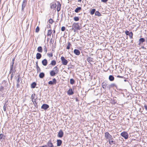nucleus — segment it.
<instances>
[{"instance_id": "55", "label": "nucleus", "mask_w": 147, "mask_h": 147, "mask_svg": "<svg viewBox=\"0 0 147 147\" xmlns=\"http://www.w3.org/2000/svg\"><path fill=\"white\" fill-rule=\"evenodd\" d=\"M81 1H82V0H78V2H81Z\"/></svg>"}, {"instance_id": "59", "label": "nucleus", "mask_w": 147, "mask_h": 147, "mask_svg": "<svg viewBox=\"0 0 147 147\" xmlns=\"http://www.w3.org/2000/svg\"><path fill=\"white\" fill-rule=\"evenodd\" d=\"M32 99H33V97H32Z\"/></svg>"}, {"instance_id": "13", "label": "nucleus", "mask_w": 147, "mask_h": 147, "mask_svg": "<svg viewBox=\"0 0 147 147\" xmlns=\"http://www.w3.org/2000/svg\"><path fill=\"white\" fill-rule=\"evenodd\" d=\"M57 146H60L62 143V141L60 140H57Z\"/></svg>"}, {"instance_id": "53", "label": "nucleus", "mask_w": 147, "mask_h": 147, "mask_svg": "<svg viewBox=\"0 0 147 147\" xmlns=\"http://www.w3.org/2000/svg\"><path fill=\"white\" fill-rule=\"evenodd\" d=\"M141 48L142 49H146L145 48V47L144 46L142 47Z\"/></svg>"}, {"instance_id": "10", "label": "nucleus", "mask_w": 147, "mask_h": 147, "mask_svg": "<svg viewBox=\"0 0 147 147\" xmlns=\"http://www.w3.org/2000/svg\"><path fill=\"white\" fill-rule=\"evenodd\" d=\"M26 0H23L22 4V10H23L24 7L26 6Z\"/></svg>"}, {"instance_id": "19", "label": "nucleus", "mask_w": 147, "mask_h": 147, "mask_svg": "<svg viewBox=\"0 0 147 147\" xmlns=\"http://www.w3.org/2000/svg\"><path fill=\"white\" fill-rule=\"evenodd\" d=\"M107 83L106 82H104L102 84V88L103 89H106V86L107 85Z\"/></svg>"}, {"instance_id": "51", "label": "nucleus", "mask_w": 147, "mask_h": 147, "mask_svg": "<svg viewBox=\"0 0 147 147\" xmlns=\"http://www.w3.org/2000/svg\"><path fill=\"white\" fill-rule=\"evenodd\" d=\"M16 87L18 88L20 87V84H19V83H17Z\"/></svg>"}, {"instance_id": "2", "label": "nucleus", "mask_w": 147, "mask_h": 147, "mask_svg": "<svg viewBox=\"0 0 147 147\" xmlns=\"http://www.w3.org/2000/svg\"><path fill=\"white\" fill-rule=\"evenodd\" d=\"M72 30L74 32H76V30H80L81 29L79 24L78 23H74L72 25Z\"/></svg>"}, {"instance_id": "56", "label": "nucleus", "mask_w": 147, "mask_h": 147, "mask_svg": "<svg viewBox=\"0 0 147 147\" xmlns=\"http://www.w3.org/2000/svg\"><path fill=\"white\" fill-rule=\"evenodd\" d=\"M48 26L49 27V28H51V26L49 24V26Z\"/></svg>"}, {"instance_id": "11", "label": "nucleus", "mask_w": 147, "mask_h": 147, "mask_svg": "<svg viewBox=\"0 0 147 147\" xmlns=\"http://www.w3.org/2000/svg\"><path fill=\"white\" fill-rule=\"evenodd\" d=\"M47 146V147H54L52 143L50 140L48 142Z\"/></svg>"}, {"instance_id": "31", "label": "nucleus", "mask_w": 147, "mask_h": 147, "mask_svg": "<svg viewBox=\"0 0 147 147\" xmlns=\"http://www.w3.org/2000/svg\"><path fill=\"white\" fill-rule=\"evenodd\" d=\"M70 83L71 84H73L75 82V80L72 78L70 79Z\"/></svg>"}, {"instance_id": "39", "label": "nucleus", "mask_w": 147, "mask_h": 147, "mask_svg": "<svg viewBox=\"0 0 147 147\" xmlns=\"http://www.w3.org/2000/svg\"><path fill=\"white\" fill-rule=\"evenodd\" d=\"M88 61H92V60L93 59L91 58L90 57H89L88 58Z\"/></svg>"}, {"instance_id": "15", "label": "nucleus", "mask_w": 147, "mask_h": 147, "mask_svg": "<svg viewBox=\"0 0 147 147\" xmlns=\"http://www.w3.org/2000/svg\"><path fill=\"white\" fill-rule=\"evenodd\" d=\"M145 41V39L144 38H140L139 40V45H140V44L142 43L143 42H144Z\"/></svg>"}, {"instance_id": "36", "label": "nucleus", "mask_w": 147, "mask_h": 147, "mask_svg": "<svg viewBox=\"0 0 147 147\" xmlns=\"http://www.w3.org/2000/svg\"><path fill=\"white\" fill-rule=\"evenodd\" d=\"M13 69H15L14 68H13V65H10V72H11L12 71Z\"/></svg>"}, {"instance_id": "37", "label": "nucleus", "mask_w": 147, "mask_h": 147, "mask_svg": "<svg viewBox=\"0 0 147 147\" xmlns=\"http://www.w3.org/2000/svg\"><path fill=\"white\" fill-rule=\"evenodd\" d=\"M39 27L37 26L35 29V32H38L39 31Z\"/></svg>"}, {"instance_id": "58", "label": "nucleus", "mask_w": 147, "mask_h": 147, "mask_svg": "<svg viewBox=\"0 0 147 147\" xmlns=\"http://www.w3.org/2000/svg\"><path fill=\"white\" fill-rule=\"evenodd\" d=\"M55 32V30H53V33H54Z\"/></svg>"}, {"instance_id": "8", "label": "nucleus", "mask_w": 147, "mask_h": 147, "mask_svg": "<svg viewBox=\"0 0 147 147\" xmlns=\"http://www.w3.org/2000/svg\"><path fill=\"white\" fill-rule=\"evenodd\" d=\"M49 107L48 105L46 104H43L41 108L42 109L46 110L48 109Z\"/></svg>"}, {"instance_id": "26", "label": "nucleus", "mask_w": 147, "mask_h": 147, "mask_svg": "<svg viewBox=\"0 0 147 147\" xmlns=\"http://www.w3.org/2000/svg\"><path fill=\"white\" fill-rule=\"evenodd\" d=\"M36 85V83L35 82H33L31 85V87L32 88H34Z\"/></svg>"}, {"instance_id": "14", "label": "nucleus", "mask_w": 147, "mask_h": 147, "mask_svg": "<svg viewBox=\"0 0 147 147\" xmlns=\"http://www.w3.org/2000/svg\"><path fill=\"white\" fill-rule=\"evenodd\" d=\"M74 93L71 88L69 89L67 92V94L69 95H72Z\"/></svg>"}, {"instance_id": "27", "label": "nucleus", "mask_w": 147, "mask_h": 147, "mask_svg": "<svg viewBox=\"0 0 147 147\" xmlns=\"http://www.w3.org/2000/svg\"><path fill=\"white\" fill-rule=\"evenodd\" d=\"M16 71V70L15 69H13V70H12L11 72L9 71V73H11V75H15Z\"/></svg>"}, {"instance_id": "40", "label": "nucleus", "mask_w": 147, "mask_h": 147, "mask_svg": "<svg viewBox=\"0 0 147 147\" xmlns=\"http://www.w3.org/2000/svg\"><path fill=\"white\" fill-rule=\"evenodd\" d=\"M53 22V20L52 19L50 18L49 20V22L50 23L52 24Z\"/></svg>"}, {"instance_id": "20", "label": "nucleus", "mask_w": 147, "mask_h": 147, "mask_svg": "<svg viewBox=\"0 0 147 147\" xmlns=\"http://www.w3.org/2000/svg\"><path fill=\"white\" fill-rule=\"evenodd\" d=\"M41 55L39 53H37L36 54V58L37 59H40L41 57Z\"/></svg>"}, {"instance_id": "21", "label": "nucleus", "mask_w": 147, "mask_h": 147, "mask_svg": "<svg viewBox=\"0 0 147 147\" xmlns=\"http://www.w3.org/2000/svg\"><path fill=\"white\" fill-rule=\"evenodd\" d=\"M81 9L82 8L81 7H78L75 10V12L77 13H78L81 10Z\"/></svg>"}, {"instance_id": "29", "label": "nucleus", "mask_w": 147, "mask_h": 147, "mask_svg": "<svg viewBox=\"0 0 147 147\" xmlns=\"http://www.w3.org/2000/svg\"><path fill=\"white\" fill-rule=\"evenodd\" d=\"M57 6V5L56 3L52 4L51 6V9L53 8H55Z\"/></svg>"}, {"instance_id": "52", "label": "nucleus", "mask_w": 147, "mask_h": 147, "mask_svg": "<svg viewBox=\"0 0 147 147\" xmlns=\"http://www.w3.org/2000/svg\"><path fill=\"white\" fill-rule=\"evenodd\" d=\"M144 107H145V109L147 110V106L146 105H145L144 106Z\"/></svg>"}, {"instance_id": "28", "label": "nucleus", "mask_w": 147, "mask_h": 147, "mask_svg": "<svg viewBox=\"0 0 147 147\" xmlns=\"http://www.w3.org/2000/svg\"><path fill=\"white\" fill-rule=\"evenodd\" d=\"M56 64V62L55 60H52L51 63V64L53 66L55 65Z\"/></svg>"}, {"instance_id": "1", "label": "nucleus", "mask_w": 147, "mask_h": 147, "mask_svg": "<svg viewBox=\"0 0 147 147\" xmlns=\"http://www.w3.org/2000/svg\"><path fill=\"white\" fill-rule=\"evenodd\" d=\"M105 137L106 139L108 140L109 144L112 145L113 144H115V141H113V139L112 137V136L108 132L105 133Z\"/></svg>"}, {"instance_id": "16", "label": "nucleus", "mask_w": 147, "mask_h": 147, "mask_svg": "<svg viewBox=\"0 0 147 147\" xmlns=\"http://www.w3.org/2000/svg\"><path fill=\"white\" fill-rule=\"evenodd\" d=\"M74 53L76 55H78L80 54V51L78 49H75L74 51Z\"/></svg>"}, {"instance_id": "25", "label": "nucleus", "mask_w": 147, "mask_h": 147, "mask_svg": "<svg viewBox=\"0 0 147 147\" xmlns=\"http://www.w3.org/2000/svg\"><path fill=\"white\" fill-rule=\"evenodd\" d=\"M109 79L110 81H113L114 80V78L113 76L110 75L109 77Z\"/></svg>"}, {"instance_id": "22", "label": "nucleus", "mask_w": 147, "mask_h": 147, "mask_svg": "<svg viewBox=\"0 0 147 147\" xmlns=\"http://www.w3.org/2000/svg\"><path fill=\"white\" fill-rule=\"evenodd\" d=\"M53 69L54 70V71H55L56 73H57V74L58 73L59 71V69L57 67V66L55 67Z\"/></svg>"}, {"instance_id": "45", "label": "nucleus", "mask_w": 147, "mask_h": 147, "mask_svg": "<svg viewBox=\"0 0 147 147\" xmlns=\"http://www.w3.org/2000/svg\"><path fill=\"white\" fill-rule=\"evenodd\" d=\"M3 90V87L2 86L0 87V91H2Z\"/></svg>"}, {"instance_id": "38", "label": "nucleus", "mask_w": 147, "mask_h": 147, "mask_svg": "<svg viewBox=\"0 0 147 147\" xmlns=\"http://www.w3.org/2000/svg\"><path fill=\"white\" fill-rule=\"evenodd\" d=\"M115 86V84H111L109 86V88L111 87H113Z\"/></svg>"}, {"instance_id": "12", "label": "nucleus", "mask_w": 147, "mask_h": 147, "mask_svg": "<svg viewBox=\"0 0 147 147\" xmlns=\"http://www.w3.org/2000/svg\"><path fill=\"white\" fill-rule=\"evenodd\" d=\"M36 65L37 71V72L38 73L40 71L41 69L38 65V61H36Z\"/></svg>"}, {"instance_id": "35", "label": "nucleus", "mask_w": 147, "mask_h": 147, "mask_svg": "<svg viewBox=\"0 0 147 147\" xmlns=\"http://www.w3.org/2000/svg\"><path fill=\"white\" fill-rule=\"evenodd\" d=\"M74 20L75 21H78L79 20V18L78 17L75 16L74 18Z\"/></svg>"}, {"instance_id": "48", "label": "nucleus", "mask_w": 147, "mask_h": 147, "mask_svg": "<svg viewBox=\"0 0 147 147\" xmlns=\"http://www.w3.org/2000/svg\"><path fill=\"white\" fill-rule=\"evenodd\" d=\"M108 1V0H101V1L102 2L104 3H106Z\"/></svg>"}, {"instance_id": "3", "label": "nucleus", "mask_w": 147, "mask_h": 147, "mask_svg": "<svg viewBox=\"0 0 147 147\" xmlns=\"http://www.w3.org/2000/svg\"><path fill=\"white\" fill-rule=\"evenodd\" d=\"M121 135L125 139H127L129 136L128 133L125 131H123L121 132Z\"/></svg>"}, {"instance_id": "50", "label": "nucleus", "mask_w": 147, "mask_h": 147, "mask_svg": "<svg viewBox=\"0 0 147 147\" xmlns=\"http://www.w3.org/2000/svg\"><path fill=\"white\" fill-rule=\"evenodd\" d=\"M3 110L4 111H6V107H5V105H4L3 107Z\"/></svg>"}, {"instance_id": "24", "label": "nucleus", "mask_w": 147, "mask_h": 147, "mask_svg": "<svg viewBox=\"0 0 147 147\" xmlns=\"http://www.w3.org/2000/svg\"><path fill=\"white\" fill-rule=\"evenodd\" d=\"M45 76V74L43 72L40 73L39 75V77L41 78H43Z\"/></svg>"}, {"instance_id": "54", "label": "nucleus", "mask_w": 147, "mask_h": 147, "mask_svg": "<svg viewBox=\"0 0 147 147\" xmlns=\"http://www.w3.org/2000/svg\"><path fill=\"white\" fill-rule=\"evenodd\" d=\"M14 75H11V78L12 79Z\"/></svg>"}, {"instance_id": "49", "label": "nucleus", "mask_w": 147, "mask_h": 147, "mask_svg": "<svg viewBox=\"0 0 147 147\" xmlns=\"http://www.w3.org/2000/svg\"><path fill=\"white\" fill-rule=\"evenodd\" d=\"M117 78H125V77H124L123 76H117Z\"/></svg>"}, {"instance_id": "6", "label": "nucleus", "mask_w": 147, "mask_h": 147, "mask_svg": "<svg viewBox=\"0 0 147 147\" xmlns=\"http://www.w3.org/2000/svg\"><path fill=\"white\" fill-rule=\"evenodd\" d=\"M57 83V81L55 78H53L52 81H50L49 82L48 84L50 85L55 84Z\"/></svg>"}, {"instance_id": "4", "label": "nucleus", "mask_w": 147, "mask_h": 147, "mask_svg": "<svg viewBox=\"0 0 147 147\" xmlns=\"http://www.w3.org/2000/svg\"><path fill=\"white\" fill-rule=\"evenodd\" d=\"M61 61L63 65H66L68 63V61L66 59H65L64 57H61Z\"/></svg>"}, {"instance_id": "41", "label": "nucleus", "mask_w": 147, "mask_h": 147, "mask_svg": "<svg viewBox=\"0 0 147 147\" xmlns=\"http://www.w3.org/2000/svg\"><path fill=\"white\" fill-rule=\"evenodd\" d=\"M3 136V135L2 134H0V141L2 139Z\"/></svg>"}, {"instance_id": "23", "label": "nucleus", "mask_w": 147, "mask_h": 147, "mask_svg": "<svg viewBox=\"0 0 147 147\" xmlns=\"http://www.w3.org/2000/svg\"><path fill=\"white\" fill-rule=\"evenodd\" d=\"M38 51L40 53H42V48L41 47L39 46L37 48Z\"/></svg>"}, {"instance_id": "42", "label": "nucleus", "mask_w": 147, "mask_h": 147, "mask_svg": "<svg viewBox=\"0 0 147 147\" xmlns=\"http://www.w3.org/2000/svg\"><path fill=\"white\" fill-rule=\"evenodd\" d=\"M47 55L49 57H52L53 56V54L51 53H48Z\"/></svg>"}, {"instance_id": "32", "label": "nucleus", "mask_w": 147, "mask_h": 147, "mask_svg": "<svg viewBox=\"0 0 147 147\" xmlns=\"http://www.w3.org/2000/svg\"><path fill=\"white\" fill-rule=\"evenodd\" d=\"M52 32V30H49L47 32V35L49 36H51V33Z\"/></svg>"}, {"instance_id": "43", "label": "nucleus", "mask_w": 147, "mask_h": 147, "mask_svg": "<svg viewBox=\"0 0 147 147\" xmlns=\"http://www.w3.org/2000/svg\"><path fill=\"white\" fill-rule=\"evenodd\" d=\"M65 30V27L64 26H62L61 28V30L64 31Z\"/></svg>"}, {"instance_id": "33", "label": "nucleus", "mask_w": 147, "mask_h": 147, "mask_svg": "<svg viewBox=\"0 0 147 147\" xmlns=\"http://www.w3.org/2000/svg\"><path fill=\"white\" fill-rule=\"evenodd\" d=\"M95 15L98 16H101V14L98 11H97L95 12Z\"/></svg>"}, {"instance_id": "47", "label": "nucleus", "mask_w": 147, "mask_h": 147, "mask_svg": "<svg viewBox=\"0 0 147 147\" xmlns=\"http://www.w3.org/2000/svg\"><path fill=\"white\" fill-rule=\"evenodd\" d=\"M20 77H19V78H18V79L17 81V83H19V82H20Z\"/></svg>"}, {"instance_id": "9", "label": "nucleus", "mask_w": 147, "mask_h": 147, "mask_svg": "<svg viewBox=\"0 0 147 147\" xmlns=\"http://www.w3.org/2000/svg\"><path fill=\"white\" fill-rule=\"evenodd\" d=\"M57 10L58 11H59L61 9V4L59 1H57Z\"/></svg>"}, {"instance_id": "30", "label": "nucleus", "mask_w": 147, "mask_h": 147, "mask_svg": "<svg viewBox=\"0 0 147 147\" xmlns=\"http://www.w3.org/2000/svg\"><path fill=\"white\" fill-rule=\"evenodd\" d=\"M71 46V45L69 42H68L67 43V45L66 47V49H70V47Z\"/></svg>"}, {"instance_id": "17", "label": "nucleus", "mask_w": 147, "mask_h": 147, "mask_svg": "<svg viewBox=\"0 0 147 147\" xmlns=\"http://www.w3.org/2000/svg\"><path fill=\"white\" fill-rule=\"evenodd\" d=\"M42 64L44 66H46L47 65V59H45L42 62Z\"/></svg>"}, {"instance_id": "5", "label": "nucleus", "mask_w": 147, "mask_h": 147, "mask_svg": "<svg viewBox=\"0 0 147 147\" xmlns=\"http://www.w3.org/2000/svg\"><path fill=\"white\" fill-rule=\"evenodd\" d=\"M125 33L127 35L129 36L131 39L133 38V34L131 32H129V31L126 30L125 32Z\"/></svg>"}, {"instance_id": "34", "label": "nucleus", "mask_w": 147, "mask_h": 147, "mask_svg": "<svg viewBox=\"0 0 147 147\" xmlns=\"http://www.w3.org/2000/svg\"><path fill=\"white\" fill-rule=\"evenodd\" d=\"M96 11V10L95 9H92L90 11V14L91 15H93Z\"/></svg>"}, {"instance_id": "57", "label": "nucleus", "mask_w": 147, "mask_h": 147, "mask_svg": "<svg viewBox=\"0 0 147 147\" xmlns=\"http://www.w3.org/2000/svg\"><path fill=\"white\" fill-rule=\"evenodd\" d=\"M127 81V80L126 79H125L124 80V81L125 82H126Z\"/></svg>"}, {"instance_id": "18", "label": "nucleus", "mask_w": 147, "mask_h": 147, "mask_svg": "<svg viewBox=\"0 0 147 147\" xmlns=\"http://www.w3.org/2000/svg\"><path fill=\"white\" fill-rule=\"evenodd\" d=\"M57 73L54 71V70H51L50 72V75L52 76H53L55 75Z\"/></svg>"}, {"instance_id": "44", "label": "nucleus", "mask_w": 147, "mask_h": 147, "mask_svg": "<svg viewBox=\"0 0 147 147\" xmlns=\"http://www.w3.org/2000/svg\"><path fill=\"white\" fill-rule=\"evenodd\" d=\"M44 50L45 52V53H47V49L46 47V46H44Z\"/></svg>"}, {"instance_id": "60", "label": "nucleus", "mask_w": 147, "mask_h": 147, "mask_svg": "<svg viewBox=\"0 0 147 147\" xmlns=\"http://www.w3.org/2000/svg\"><path fill=\"white\" fill-rule=\"evenodd\" d=\"M76 101H77V100L76 99Z\"/></svg>"}, {"instance_id": "46", "label": "nucleus", "mask_w": 147, "mask_h": 147, "mask_svg": "<svg viewBox=\"0 0 147 147\" xmlns=\"http://www.w3.org/2000/svg\"><path fill=\"white\" fill-rule=\"evenodd\" d=\"M14 60H15V58H13V59H12V61L11 65H13V64L14 63Z\"/></svg>"}, {"instance_id": "7", "label": "nucleus", "mask_w": 147, "mask_h": 147, "mask_svg": "<svg viewBox=\"0 0 147 147\" xmlns=\"http://www.w3.org/2000/svg\"><path fill=\"white\" fill-rule=\"evenodd\" d=\"M63 132L62 130H60L59 131L58 134V137L59 138H62L63 136Z\"/></svg>"}]
</instances>
